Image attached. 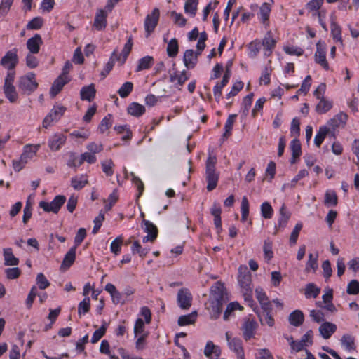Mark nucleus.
<instances>
[{
	"mask_svg": "<svg viewBox=\"0 0 359 359\" xmlns=\"http://www.w3.org/2000/svg\"><path fill=\"white\" fill-rule=\"evenodd\" d=\"M198 55L194 54L193 50H187L184 53L183 61L187 69H193L196 65L198 60Z\"/></svg>",
	"mask_w": 359,
	"mask_h": 359,
	"instance_id": "obj_20",
	"label": "nucleus"
},
{
	"mask_svg": "<svg viewBox=\"0 0 359 359\" xmlns=\"http://www.w3.org/2000/svg\"><path fill=\"white\" fill-rule=\"evenodd\" d=\"M130 175L131 177V180H132L133 183L137 187V189L138 190L137 198H139V197H140V196L142 194V193L144 191V184L142 182V180L135 175L134 172H130Z\"/></svg>",
	"mask_w": 359,
	"mask_h": 359,
	"instance_id": "obj_53",
	"label": "nucleus"
},
{
	"mask_svg": "<svg viewBox=\"0 0 359 359\" xmlns=\"http://www.w3.org/2000/svg\"><path fill=\"white\" fill-rule=\"evenodd\" d=\"M320 292V289L317 287L314 283H308L305 287V297L306 298H316Z\"/></svg>",
	"mask_w": 359,
	"mask_h": 359,
	"instance_id": "obj_40",
	"label": "nucleus"
},
{
	"mask_svg": "<svg viewBox=\"0 0 359 359\" xmlns=\"http://www.w3.org/2000/svg\"><path fill=\"white\" fill-rule=\"evenodd\" d=\"M160 11L154 8L151 14H148L144 20V28L147 32V37L154 30L158 24Z\"/></svg>",
	"mask_w": 359,
	"mask_h": 359,
	"instance_id": "obj_9",
	"label": "nucleus"
},
{
	"mask_svg": "<svg viewBox=\"0 0 359 359\" xmlns=\"http://www.w3.org/2000/svg\"><path fill=\"white\" fill-rule=\"evenodd\" d=\"M315 62L325 70L329 69V64L326 60L325 43L319 41L316 43V51L314 54Z\"/></svg>",
	"mask_w": 359,
	"mask_h": 359,
	"instance_id": "obj_6",
	"label": "nucleus"
},
{
	"mask_svg": "<svg viewBox=\"0 0 359 359\" xmlns=\"http://www.w3.org/2000/svg\"><path fill=\"white\" fill-rule=\"evenodd\" d=\"M291 217V213L287 210L285 204H283L281 208H280V218L278 219V226L275 227V231L273 232V235H276L278 231L281 229H284Z\"/></svg>",
	"mask_w": 359,
	"mask_h": 359,
	"instance_id": "obj_14",
	"label": "nucleus"
},
{
	"mask_svg": "<svg viewBox=\"0 0 359 359\" xmlns=\"http://www.w3.org/2000/svg\"><path fill=\"white\" fill-rule=\"evenodd\" d=\"M40 148V144H26L23 147V151L20 155L21 161L27 163L34 157Z\"/></svg>",
	"mask_w": 359,
	"mask_h": 359,
	"instance_id": "obj_17",
	"label": "nucleus"
},
{
	"mask_svg": "<svg viewBox=\"0 0 359 359\" xmlns=\"http://www.w3.org/2000/svg\"><path fill=\"white\" fill-rule=\"evenodd\" d=\"M331 34L333 39L336 41L342 43L341 29L335 21V16L331 15Z\"/></svg>",
	"mask_w": 359,
	"mask_h": 359,
	"instance_id": "obj_27",
	"label": "nucleus"
},
{
	"mask_svg": "<svg viewBox=\"0 0 359 359\" xmlns=\"http://www.w3.org/2000/svg\"><path fill=\"white\" fill-rule=\"evenodd\" d=\"M271 6L268 3H264L259 8V15L260 19L263 24H267L269 18V15L271 13Z\"/></svg>",
	"mask_w": 359,
	"mask_h": 359,
	"instance_id": "obj_35",
	"label": "nucleus"
},
{
	"mask_svg": "<svg viewBox=\"0 0 359 359\" xmlns=\"http://www.w3.org/2000/svg\"><path fill=\"white\" fill-rule=\"evenodd\" d=\"M262 45L266 50L269 53L271 52L272 49L274 48L276 45V41L271 37L270 32L262 40ZM270 53H269V55Z\"/></svg>",
	"mask_w": 359,
	"mask_h": 359,
	"instance_id": "obj_51",
	"label": "nucleus"
},
{
	"mask_svg": "<svg viewBox=\"0 0 359 359\" xmlns=\"http://www.w3.org/2000/svg\"><path fill=\"white\" fill-rule=\"evenodd\" d=\"M130 175L131 177V180H132L133 183L137 187V189L138 190L137 198H139V197H140V196L142 194V193L144 191V184L142 182V180L135 175L134 172H130Z\"/></svg>",
	"mask_w": 359,
	"mask_h": 359,
	"instance_id": "obj_54",
	"label": "nucleus"
},
{
	"mask_svg": "<svg viewBox=\"0 0 359 359\" xmlns=\"http://www.w3.org/2000/svg\"><path fill=\"white\" fill-rule=\"evenodd\" d=\"M114 164L111 159L102 162V171L107 175L111 176L114 173L113 168Z\"/></svg>",
	"mask_w": 359,
	"mask_h": 359,
	"instance_id": "obj_59",
	"label": "nucleus"
},
{
	"mask_svg": "<svg viewBox=\"0 0 359 359\" xmlns=\"http://www.w3.org/2000/svg\"><path fill=\"white\" fill-rule=\"evenodd\" d=\"M4 93L6 97L10 101V102L14 103L16 102L18 99V93L16 92L15 87L13 85L4 86Z\"/></svg>",
	"mask_w": 359,
	"mask_h": 359,
	"instance_id": "obj_33",
	"label": "nucleus"
},
{
	"mask_svg": "<svg viewBox=\"0 0 359 359\" xmlns=\"http://www.w3.org/2000/svg\"><path fill=\"white\" fill-rule=\"evenodd\" d=\"M67 108L62 105L55 104L44 118L42 125L45 128H48L53 123L57 122L64 115Z\"/></svg>",
	"mask_w": 359,
	"mask_h": 359,
	"instance_id": "obj_4",
	"label": "nucleus"
},
{
	"mask_svg": "<svg viewBox=\"0 0 359 359\" xmlns=\"http://www.w3.org/2000/svg\"><path fill=\"white\" fill-rule=\"evenodd\" d=\"M133 84L130 81L125 82L118 90L119 96L122 98L128 97L133 91Z\"/></svg>",
	"mask_w": 359,
	"mask_h": 359,
	"instance_id": "obj_45",
	"label": "nucleus"
},
{
	"mask_svg": "<svg viewBox=\"0 0 359 359\" xmlns=\"http://www.w3.org/2000/svg\"><path fill=\"white\" fill-rule=\"evenodd\" d=\"M66 201V197L63 195H57L50 202L41 201L39 207L46 212L57 213Z\"/></svg>",
	"mask_w": 359,
	"mask_h": 359,
	"instance_id": "obj_5",
	"label": "nucleus"
},
{
	"mask_svg": "<svg viewBox=\"0 0 359 359\" xmlns=\"http://www.w3.org/2000/svg\"><path fill=\"white\" fill-rule=\"evenodd\" d=\"M179 46L178 41L176 39H172L167 46V54L170 57H175L178 53Z\"/></svg>",
	"mask_w": 359,
	"mask_h": 359,
	"instance_id": "obj_41",
	"label": "nucleus"
},
{
	"mask_svg": "<svg viewBox=\"0 0 359 359\" xmlns=\"http://www.w3.org/2000/svg\"><path fill=\"white\" fill-rule=\"evenodd\" d=\"M66 140V136L62 133L54 134L48 140V147L51 151H57L65 143Z\"/></svg>",
	"mask_w": 359,
	"mask_h": 359,
	"instance_id": "obj_13",
	"label": "nucleus"
},
{
	"mask_svg": "<svg viewBox=\"0 0 359 359\" xmlns=\"http://www.w3.org/2000/svg\"><path fill=\"white\" fill-rule=\"evenodd\" d=\"M292 155L294 157H299L302 154L301 144L298 139H294L290 143Z\"/></svg>",
	"mask_w": 359,
	"mask_h": 359,
	"instance_id": "obj_55",
	"label": "nucleus"
},
{
	"mask_svg": "<svg viewBox=\"0 0 359 359\" xmlns=\"http://www.w3.org/2000/svg\"><path fill=\"white\" fill-rule=\"evenodd\" d=\"M17 52L18 49L15 48L6 52L5 55L1 60V65L8 70L14 69L18 63Z\"/></svg>",
	"mask_w": 359,
	"mask_h": 359,
	"instance_id": "obj_8",
	"label": "nucleus"
},
{
	"mask_svg": "<svg viewBox=\"0 0 359 359\" xmlns=\"http://www.w3.org/2000/svg\"><path fill=\"white\" fill-rule=\"evenodd\" d=\"M254 311L259 316L260 321H261L262 324H263V320L262 319V316H263L265 318V323L269 326L272 327L274 325V320H273V317L271 316V311H272L271 306H269V309H267V310H262V314L258 311H257L255 308L254 309Z\"/></svg>",
	"mask_w": 359,
	"mask_h": 359,
	"instance_id": "obj_36",
	"label": "nucleus"
},
{
	"mask_svg": "<svg viewBox=\"0 0 359 359\" xmlns=\"http://www.w3.org/2000/svg\"><path fill=\"white\" fill-rule=\"evenodd\" d=\"M330 132V129L325 126H321L319 128V130L314 138L315 145L318 147H320L322 142H323L326 135Z\"/></svg>",
	"mask_w": 359,
	"mask_h": 359,
	"instance_id": "obj_38",
	"label": "nucleus"
},
{
	"mask_svg": "<svg viewBox=\"0 0 359 359\" xmlns=\"http://www.w3.org/2000/svg\"><path fill=\"white\" fill-rule=\"evenodd\" d=\"M336 330V325L330 322H324L319 327V332L325 339H329Z\"/></svg>",
	"mask_w": 359,
	"mask_h": 359,
	"instance_id": "obj_19",
	"label": "nucleus"
},
{
	"mask_svg": "<svg viewBox=\"0 0 359 359\" xmlns=\"http://www.w3.org/2000/svg\"><path fill=\"white\" fill-rule=\"evenodd\" d=\"M3 254L6 266H17L19 264V259L14 256L11 248H4Z\"/></svg>",
	"mask_w": 359,
	"mask_h": 359,
	"instance_id": "obj_26",
	"label": "nucleus"
},
{
	"mask_svg": "<svg viewBox=\"0 0 359 359\" xmlns=\"http://www.w3.org/2000/svg\"><path fill=\"white\" fill-rule=\"evenodd\" d=\"M341 344L347 350H353L355 348V339L349 334H344L341 339Z\"/></svg>",
	"mask_w": 359,
	"mask_h": 359,
	"instance_id": "obj_47",
	"label": "nucleus"
},
{
	"mask_svg": "<svg viewBox=\"0 0 359 359\" xmlns=\"http://www.w3.org/2000/svg\"><path fill=\"white\" fill-rule=\"evenodd\" d=\"M122 243H123V238L121 236L116 238L111 243V245H110L111 252L112 253L115 254L116 255H118L121 250Z\"/></svg>",
	"mask_w": 359,
	"mask_h": 359,
	"instance_id": "obj_52",
	"label": "nucleus"
},
{
	"mask_svg": "<svg viewBox=\"0 0 359 359\" xmlns=\"http://www.w3.org/2000/svg\"><path fill=\"white\" fill-rule=\"evenodd\" d=\"M96 90L93 83L82 87L80 90V98L81 100L91 102L94 100Z\"/></svg>",
	"mask_w": 359,
	"mask_h": 359,
	"instance_id": "obj_18",
	"label": "nucleus"
},
{
	"mask_svg": "<svg viewBox=\"0 0 359 359\" xmlns=\"http://www.w3.org/2000/svg\"><path fill=\"white\" fill-rule=\"evenodd\" d=\"M76 246H73L69 250L65 255L62 266H65L69 268L74 263L76 258Z\"/></svg>",
	"mask_w": 359,
	"mask_h": 359,
	"instance_id": "obj_37",
	"label": "nucleus"
},
{
	"mask_svg": "<svg viewBox=\"0 0 359 359\" xmlns=\"http://www.w3.org/2000/svg\"><path fill=\"white\" fill-rule=\"evenodd\" d=\"M261 213L262 216L265 219H270L272 217L273 210L269 202H264L262 204Z\"/></svg>",
	"mask_w": 359,
	"mask_h": 359,
	"instance_id": "obj_48",
	"label": "nucleus"
},
{
	"mask_svg": "<svg viewBox=\"0 0 359 359\" xmlns=\"http://www.w3.org/2000/svg\"><path fill=\"white\" fill-rule=\"evenodd\" d=\"M338 203V197L333 190H328L325 194L324 204L327 206H336Z\"/></svg>",
	"mask_w": 359,
	"mask_h": 359,
	"instance_id": "obj_32",
	"label": "nucleus"
},
{
	"mask_svg": "<svg viewBox=\"0 0 359 359\" xmlns=\"http://www.w3.org/2000/svg\"><path fill=\"white\" fill-rule=\"evenodd\" d=\"M84 161L90 164L94 163L96 161V156L92 153L85 152L80 156L79 164H83Z\"/></svg>",
	"mask_w": 359,
	"mask_h": 359,
	"instance_id": "obj_61",
	"label": "nucleus"
},
{
	"mask_svg": "<svg viewBox=\"0 0 359 359\" xmlns=\"http://www.w3.org/2000/svg\"><path fill=\"white\" fill-rule=\"evenodd\" d=\"M237 309H240V310L243 309V307L238 302H231V303L229 304L225 311H224V316H223L224 320H229V316L231 315V313L233 311L237 310Z\"/></svg>",
	"mask_w": 359,
	"mask_h": 359,
	"instance_id": "obj_50",
	"label": "nucleus"
},
{
	"mask_svg": "<svg viewBox=\"0 0 359 359\" xmlns=\"http://www.w3.org/2000/svg\"><path fill=\"white\" fill-rule=\"evenodd\" d=\"M346 292L351 295H355L359 293V281L356 280H351L346 288Z\"/></svg>",
	"mask_w": 359,
	"mask_h": 359,
	"instance_id": "obj_58",
	"label": "nucleus"
},
{
	"mask_svg": "<svg viewBox=\"0 0 359 359\" xmlns=\"http://www.w3.org/2000/svg\"><path fill=\"white\" fill-rule=\"evenodd\" d=\"M88 183L87 176L81 175L79 176H75L71 180V186L75 190H80L83 189Z\"/></svg>",
	"mask_w": 359,
	"mask_h": 359,
	"instance_id": "obj_28",
	"label": "nucleus"
},
{
	"mask_svg": "<svg viewBox=\"0 0 359 359\" xmlns=\"http://www.w3.org/2000/svg\"><path fill=\"white\" fill-rule=\"evenodd\" d=\"M229 346L237 355L238 359H244V351L242 346V341L238 338L230 339L229 333H226Z\"/></svg>",
	"mask_w": 359,
	"mask_h": 359,
	"instance_id": "obj_12",
	"label": "nucleus"
},
{
	"mask_svg": "<svg viewBox=\"0 0 359 359\" xmlns=\"http://www.w3.org/2000/svg\"><path fill=\"white\" fill-rule=\"evenodd\" d=\"M198 0H187L184 4V12L191 17L196 14Z\"/></svg>",
	"mask_w": 359,
	"mask_h": 359,
	"instance_id": "obj_34",
	"label": "nucleus"
},
{
	"mask_svg": "<svg viewBox=\"0 0 359 359\" xmlns=\"http://www.w3.org/2000/svg\"><path fill=\"white\" fill-rule=\"evenodd\" d=\"M224 294L225 287L222 282L217 281L211 287L209 302L210 313L214 319L218 318L222 311L223 304L226 302Z\"/></svg>",
	"mask_w": 359,
	"mask_h": 359,
	"instance_id": "obj_1",
	"label": "nucleus"
},
{
	"mask_svg": "<svg viewBox=\"0 0 359 359\" xmlns=\"http://www.w3.org/2000/svg\"><path fill=\"white\" fill-rule=\"evenodd\" d=\"M43 40L40 34H36L27 41V48L32 54H37L40 50V46Z\"/></svg>",
	"mask_w": 359,
	"mask_h": 359,
	"instance_id": "obj_15",
	"label": "nucleus"
},
{
	"mask_svg": "<svg viewBox=\"0 0 359 359\" xmlns=\"http://www.w3.org/2000/svg\"><path fill=\"white\" fill-rule=\"evenodd\" d=\"M236 114H231L229 116L224 126V133L222 135L223 140H225V138H227L229 137L231 134V130L233 128V125L235 121V119L236 118Z\"/></svg>",
	"mask_w": 359,
	"mask_h": 359,
	"instance_id": "obj_39",
	"label": "nucleus"
},
{
	"mask_svg": "<svg viewBox=\"0 0 359 359\" xmlns=\"http://www.w3.org/2000/svg\"><path fill=\"white\" fill-rule=\"evenodd\" d=\"M198 313L196 311H192L187 315H181V326L194 324L197 318Z\"/></svg>",
	"mask_w": 359,
	"mask_h": 359,
	"instance_id": "obj_42",
	"label": "nucleus"
},
{
	"mask_svg": "<svg viewBox=\"0 0 359 359\" xmlns=\"http://www.w3.org/2000/svg\"><path fill=\"white\" fill-rule=\"evenodd\" d=\"M43 24L42 18L35 17L27 23L26 27L28 30H37L41 28Z\"/></svg>",
	"mask_w": 359,
	"mask_h": 359,
	"instance_id": "obj_46",
	"label": "nucleus"
},
{
	"mask_svg": "<svg viewBox=\"0 0 359 359\" xmlns=\"http://www.w3.org/2000/svg\"><path fill=\"white\" fill-rule=\"evenodd\" d=\"M35 76L34 73L29 72L19 78L18 86L22 93L30 95L37 88L38 83Z\"/></svg>",
	"mask_w": 359,
	"mask_h": 359,
	"instance_id": "obj_3",
	"label": "nucleus"
},
{
	"mask_svg": "<svg viewBox=\"0 0 359 359\" xmlns=\"http://www.w3.org/2000/svg\"><path fill=\"white\" fill-rule=\"evenodd\" d=\"M127 111L131 116L139 117L144 114L145 107L144 106L134 102L128 105Z\"/></svg>",
	"mask_w": 359,
	"mask_h": 359,
	"instance_id": "obj_25",
	"label": "nucleus"
},
{
	"mask_svg": "<svg viewBox=\"0 0 359 359\" xmlns=\"http://www.w3.org/2000/svg\"><path fill=\"white\" fill-rule=\"evenodd\" d=\"M256 297L261 304L262 310L269 309V306H271V304L268 299V297L266 295V293L264 292L263 289L261 287H257L255 289Z\"/></svg>",
	"mask_w": 359,
	"mask_h": 359,
	"instance_id": "obj_24",
	"label": "nucleus"
},
{
	"mask_svg": "<svg viewBox=\"0 0 359 359\" xmlns=\"http://www.w3.org/2000/svg\"><path fill=\"white\" fill-rule=\"evenodd\" d=\"M70 81V78L59 76L53 82L50 90L51 97H55L62 89L64 86Z\"/></svg>",
	"mask_w": 359,
	"mask_h": 359,
	"instance_id": "obj_16",
	"label": "nucleus"
},
{
	"mask_svg": "<svg viewBox=\"0 0 359 359\" xmlns=\"http://www.w3.org/2000/svg\"><path fill=\"white\" fill-rule=\"evenodd\" d=\"M32 205L29 201H27L25 207L23 209L22 222L26 224L32 215Z\"/></svg>",
	"mask_w": 359,
	"mask_h": 359,
	"instance_id": "obj_62",
	"label": "nucleus"
},
{
	"mask_svg": "<svg viewBox=\"0 0 359 359\" xmlns=\"http://www.w3.org/2000/svg\"><path fill=\"white\" fill-rule=\"evenodd\" d=\"M142 223L144 225V231L147 233V235L149 237H151V242H153L158 236V229L157 227L150 221L147 219H143Z\"/></svg>",
	"mask_w": 359,
	"mask_h": 359,
	"instance_id": "obj_29",
	"label": "nucleus"
},
{
	"mask_svg": "<svg viewBox=\"0 0 359 359\" xmlns=\"http://www.w3.org/2000/svg\"><path fill=\"white\" fill-rule=\"evenodd\" d=\"M241 221L245 222L249 215V203L246 196H243L241 205Z\"/></svg>",
	"mask_w": 359,
	"mask_h": 359,
	"instance_id": "obj_49",
	"label": "nucleus"
},
{
	"mask_svg": "<svg viewBox=\"0 0 359 359\" xmlns=\"http://www.w3.org/2000/svg\"><path fill=\"white\" fill-rule=\"evenodd\" d=\"M263 251H264L265 258L267 259L268 260H270L273 257V252L272 251V242L271 241H270L269 240L264 241Z\"/></svg>",
	"mask_w": 359,
	"mask_h": 359,
	"instance_id": "obj_60",
	"label": "nucleus"
},
{
	"mask_svg": "<svg viewBox=\"0 0 359 359\" xmlns=\"http://www.w3.org/2000/svg\"><path fill=\"white\" fill-rule=\"evenodd\" d=\"M318 100L319 102L316 106V111L318 114H325L332 107V102L326 100L325 97H322L321 99Z\"/></svg>",
	"mask_w": 359,
	"mask_h": 359,
	"instance_id": "obj_30",
	"label": "nucleus"
},
{
	"mask_svg": "<svg viewBox=\"0 0 359 359\" xmlns=\"http://www.w3.org/2000/svg\"><path fill=\"white\" fill-rule=\"evenodd\" d=\"M112 115L109 114L104 116L98 126V130L100 133H105L112 125Z\"/></svg>",
	"mask_w": 359,
	"mask_h": 359,
	"instance_id": "obj_44",
	"label": "nucleus"
},
{
	"mask_svg": "<svg viewBox=\"0 0 359 359\" xmlns=\"http://www.w3.org/2000/svg\"><path fill=\"white\" fill-rule=\"evenodd\" d=\"M36 283L41 290H44L50 285V282L47 280L46 276L42 273H39L36 276Z\"/></svg>",
	"mask_w": 359,
	"mask_h": 359,
	"instance_id": "obj_64",
	"label": "nucleus"
},
{
	"mask_svg": "<svg viewBox=\"0 0 359 359\" xmlns=\"http://www.w3.org/2000/svg\"><path fill=\"white\" fill-rule=\"evenodd\" d=\"M107 325L108 324L104 321L101 327L93 332L91 343L95 344L104 335Z\"/></svg>",
	"mask_w": 359,
	"mask_h": 359,
	"instance_id": "obj_43",
	"label": "nucleus"
},
{
	"mask_svg": "<svg viewBox=\"0 0 359 359\" xmlns=\"http://www.w3.org/2000/svg\"><path fill=\"white\" fill-rule=\"evenodd\" d=\"M154 59L151 56H144L138 60V64L136 67V72H140L144 69H148L153 65Z\"/></svg>",
	"mask_w": 359,
	"mask_h": 359,
	"instance_id": "obj_31",
	"label": "nucleus"
},
{
	"mask_svg": "<svg viewBox=\"0 0 359 359\" xmlns=\"http://www.w3.org/2000/svg\"><path fill=\"white\" fill-rule=\"evenodd\" d=\"M290 325L299 327L302 325L304 320V316L302 311L295 310L290 313L288 317Z\"/></svg>",
	"mask_w": 359,
	"mask_h": 359,
	"instance_id": "obj_22",
	"label": "nucleus"
},
{
	"mask_svg": "<svg viewBox=\"0 0 359 359\" xmlns=\"http://www.w3.org/2000/svg\"><path fill=\"white\" fill-rule=\"evenodd\" d=\"M107 13L104 9H98L95 13L93 27L97 31L104 30L107 25Z\"/></svg>",
	"mask_w": 359,
	"mask_h": 359,
	"instance_id": "obj_10",
	"label": "nucleus"
},
{
	"mask_svg": "<svg viewBox=\"0 0 359 359\" xmlns=\"http://www.w3.org/2000/svg\"><path fill=\"white\" fill-rule=\"evenodd\" d=\"M257 326V323L254 320L248 319L244 322L241 330H243V336L245 341L254 337Z\"/></svg>",
	"mask_w": 359,
	"mask_h": 359,
	"instance_id": "obj_11",
	"label": "nucleus"
},
{
	"mask_svg": "<svg viewBox=\"0 0 359 359\" xmlns=\"http://www.w3.org/2000/svg\"><path fill=\"white\" fill-rule=\"evenodd\" d=\"M168 74L169 81L172 83L174 86H177L180 84V70L175 62H172V66L169 68Z\"/></svg>",
	"mask_w": 359,
	"mask_h": 359,
	"instance_id": "obj_21",
	"label": "nucleus"
},
{
	"mask_svg": "<svg viewBox=\"0 0 359 359\" xmlns=\"http://www.w3.org/2000/svg\"><path fill=\"white\" fill-rule=\"evenodd\" d=\"M131 250L133 254L138 253L140 257H143L147 255L149 249L142 248L140 243L136 241L133 243Z\"/></svg>",
	"mask_w": 359,
	"mask_h": 359,
	"instance_id": "obj_57",
	"label": "nucleus"
},
{
	"mask_svg": "<svg viewBox=\"0 0 359 359\" xmlns=\"http://www.w3.org/2000/svg\"><path fill=\"white\" fill-rule=\"evenodd\" d=\"M238 280L243 290L251 291V273L246 266L238 268Z\"/></svg>",
	"mask_w": 359,
	"mask_h": 359,
	"instance_id": "obj_7",
	"label": "nucleus"
},
{
	"mask_svg": "<svg viewBox=\"0 0 359 359\" xmlns=\"http://www.w3.org/2000/svg\"><path fill=\"white\" fill-rule=\"evenodd\" d=\"M217 158L209 154L205 163V179L207 181V190L211 191L215 189L219 180V174L215 171Z\"/></svg>",
	"mask_w": 359,
	"mask_h": 359,
	"instance_id": "obj_2",
	"label": "nucleus"
},
{
	"mask_svg": "<svg viewBox=\"0 0 359 359\" xmlns=\"http://www.w3.org/2000/svg\"><path fill=\"white\" fill-rule=\"evenodd\" d=\"M90 300L89 297H85L83 300H82L78 306V313L79 315L85 314L88 313L90 308Z\"/></svg>",
	"mask_w": 359,
	"mask_h": 359,
	"instance_id": "obj_56",
	"label": "nucleus"
},
{
	"mask_svg": "<svg viewBox=\"0 0 359 359\" xmlns=\"http://www.w3.org/2000/svg\"><path fill=\"white\" fill-rule=\"evenodd\" d=\"M192 304V294L187 288L181 289V309L187 310Z\"/></svg>",
	"mask_w": 359,
	"mask_h": 359,
	"instance_id": "obj_23",
	"label": "nucleus"
},
{
	"mask_svg": "<svg viewBox=\"0 0 359 359\" xmlns=\"http://www.w3.org/2000/svg\"><path fill=\"white\" fill-rule=\"evenodd\" d=\"M302 228V224L300 223L297 224L296 226H294V228L293 231H292L290 236V243L291 245L296 244Z\"/></svg>",
	"mask_w": 359,
	"mask_h": 359,
	"instance_id": "obj_63",
	"label": "nucleus"
}]
</instances>
